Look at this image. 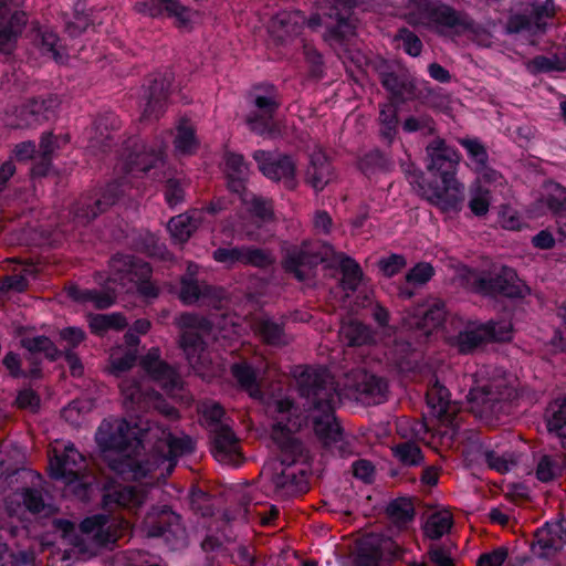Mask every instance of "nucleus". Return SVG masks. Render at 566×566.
Returning <instances> with one entry per match:
<instances>
[{
	"label": "nucleus",
	"mask_w": 566,
	"mask_h": 566,
	"mask_svg": "<svg viewBox=\"0 0 566 566\" xmlns=\"http://www.w3.org/2000/svg\"><path fill=\"white\" fill-rule=\"evenodd\" d=\"M164 146L166 144H132L130 147H126L116 164V169L122 171L123 176L97 190L82 195L73 206L74 218L83 224L92 222L127 195L133 178L143 177L153 169L164 167Z\"/></svg>",
	"instance_id": "obj_1"
},
{
	"label": "nucleus",
	"mask_w": 566,
	"mask_h": 566,
	"mask_svg": "<svg viewBox=\"0 0 566 566\" xmlns=\"http://www.w3.org/2000/svg\"><path fill=\"white\" fill-rule=\"evenodd\" d=\"M324 406L325 410L316 406L306 417H295L289 421L276 420L272 424L271 438L281 451L283 465L291 467L303 458L304 444L294 433L307 428L312 429L323 449L339 458L354 454L355 447L338 422L335 409L327 403Z\"/></svg>",
	"instance_id": "obj_2"
},
{
	"label": "nucleus",
	"mask_w": 566,
	"mask_h": 566,
	"mask_svg": "<svg viewBox=\"0 0 566 566\" xmlns=\"http://www.w3.org/2000/svg\"><path fill=\"white\" fill-rule=\"evenodd\" d=\"M101 451L116 452L118 455L108 461V468L124 480L154 483L156 472L165 461L159 455H137L144 450L142 430L126 419L103 420L95 433Z\"/></svg>",
	"instance_id": "obj_3"
},
{
	"label": "nucleus",
	"mask_w": 566,
	"mask_h": 566,
	"mask_svg": "<svg viewBox=\"0 0 566 566\" xmlns=\"http://www.w3.org/2000/svg\"><path fill=\"white\" fill-rule=\"evenodd\" d=\"M427 170L430 179L421 189L428 201L444 212L459 211L464 199V185L457 179L461 154L450 144H427Z\"/></svg>",
	"instance_id": "obj_4"
},
{
	"label": "nucleus",
	"mask_w": 566,
	"mask_h": 566,
	"mask_svg": "<svg viewBox=\"0 0 566 566\" xmlns=\"http://www.w3.org/2000/svg\"><path fill=\"white\" fill-rule=\"evenodd\" d=\"M297 390L306 400V408L301 411L290 398L276 401L275 410L280 415L277 420L289 421L295 417H306L316 407L325 410V398L329 408L335 409L338 397L334 377L326 368L305 367L296 378Z\"/></svg>",
	"instance_id": "obj_5"
},
{
	"label": "nucleus",
	"mask_w": 566,
	"mask_h": 566,
	"mask_svg": "<svg viewBox=\"0 0 566 566\" xmlns=\"http://www.w3.org/2000/svg\"><path fill=\"white\" fill-rule=\"evenodd\" d=\"M249 112L245 123L250 130L270 139H289L291 129L275 114L281 106L277 90L271 84H259L252 87L248 95Z\"/></svg>",
	"instance_id": "obj_6"
},
{
	"label": "nucleus",
	"mask_w": 566,
	"mask_h": 566,
	"mask_svg": "<svg viewBox=\"0 0 566 566\" xmlns=\"http://www.w3.org/2000/svg\"><path fill=\"white\" fill-rule=\"evenodd\" d=\"M405 17L410 24L424 27L442 35L472 30V22L467 14L440 0H409Z\"/></svg>",
	"instance_id": "obj_7"
},
{
	"label": "nucleus",
	"mask_w": 566,
	"mask_h": 566,
	"mask_svg": "<svg viewBox=\"0 0 566 566\" xmlns=\"http://www.w3.org/2000/svg\"><path fill=\"white\" fill-rule=\"evenodd\" d=\"M20 346L25 350L23 358L28 363V368H22V358L15 352H8L3 359L2 365L8 370V374L13 379H25L32 385L35 381L42 380L43 359L41 355L49 361L56 358L55 343L45 335L24 336L20 339Z\"/></svg>",
	"instance_id": "obj_8"
},
{
	"label": "nucleus",
	"mask_w": 566,
	"mask_h": 566,
	"mask_svg": "<svg viewBox=\"0 0 566 566\" xmlns=\"http://www.w3.org/2000/svg\"><path fill=\"white\" fill-rule=\"evenodd\" d=\"M409 552L391 537L369 534L363 538L356 566H426L408 558Z\"/></svg>",
	"instance_id": "obj_9"
},
{
	"label": "nucleus",
	"mask_w": 566,
	"mask_h": 566,
	"mask_svg": "<svg viewBox=\"0 0 566 566\" xmlns=\"http://www.w3.org/2000/svg\"><path fill=\"white\" fill-rule=\"evenodd\" d=\"M109 270L115 281L125 286L130 282L136 285L137 293L145 298H156L159 287L151 281L153 268L139 258L130 254L116 253L109 260Z\"/></svg>",
	"instance_id": "obj_10"
},
{
	"label": "nucleus",
	"mask_w": 566,
	"mask_h": 566,
	"mask_svg": "<svg viewBox=\"0 0 566 566\" xmlns=\"http://www.w3.org/2000/svg\"><path fill=\"white\" fill-rule=\"evenodd\" d=\"M355 4L356 0H333V6L325 13L329 21L325 22L327 30L324 33V40L339 55L348 52L347 45L356 34V20L352 15Z\"/></svg>",
	"instance_id": "obj_11"
},
{
	"label": "nucleus",
	"mask_w": 566,
	"mask_h": 566,
	"mask_svg": "<svg viewBox=\"0 0 566 566\" xmlns=\"http://www.w3.org/2000/svg\"><path fill=\"white\" fill-rule=\"evenodd\" d=\"M472 291L488 297L523 298L530 289L521 282L514 269L502 266L495 275H478L471 282Z\"/></svg>",
	"instance_id": "obj_12"
},
{
	"label": "nucleus",
	"mask_w": 566,
	"mask_h": 566,
	"mask_svg": "<svg viewBox=\"0 0 566 566\" xmlns=\"http://www.w3.org/2000/svg\"><path fill=\"white\" fill-rule=\"evenodd\" d=\"M554 14L553 0H528L511 14L506 31L509 33L527 32L530 34L543 32Z\"/></svg>",
	"instance_id": "obj_13"
},
{
	"label": "nucleus",
	"mask_w": 566,
	"mask_h": 566,
	"mask_svg": "<svg viewBox=\"0 0 566 566\" xmlns=\"http://www.w3.org/2000/svg\"><path fill=\"white\" fill-rule=\"evenodd\" d=\"M467 402L470 411L488 424L499 421L510 408L509 402L500 397V392L493 389L490 381L480 384L475 380L467 395Z\"/></svg>",
	"instance_id": "obj_14"
},
{
	"label": "nucleus",
	"mask_w": 566,
	"mask_h": 566,
	"mask_svg": "<svg viewBox=\"0 0 566 566\" xmlns=\"http://www.w3.org/2000/svg\"><path fill=\"white\" fill-rule=\"evenodd\" d=\"M212 259L228 269L240 264L266 270L275 263V258L269 250L245 244L217 248L212 252Z\"/></svg>",
	"instance_id": "obj_15"
},
{
	"label": "nucleus",
	"mask_w": 566,
	"mask_h": 566,
	"mask_svg": "<svg viewBox=\"0 0 566 566\" xmlns=\"http://www.w3.org/2000/svg\"><path fill=\"white\" fill-rule=\"evenodd\" d=\"M253 158L264 177L275 182H282L286 190L292 191L297 188L296 164L291 156L256 150Z\"/></svg>",
	"instance_id": "obj_16"
},
{
	"label": "nucleus",
	"mask_w": 566,
	"mask_h": 566,
	"mask_svg": "<svg viewBox=\"0 0 566 566\" xmlns=\"http://www.w3.org/2000/svg\"><path fill=\"white\" fill-rule=\"evenodd\" d=\"M60 101L54 95L32 98L17 106L6 116V124L13 128H30L46 120L57 108Z\"/></svg>",
	"instance_id": "obj_17"
},
{
	"label": "nucleus",
	"mask_w": 566,
	"mask_h": 566,
	"mask_svg": "<svg viewBox=\"0 0 566 566\" xmlns=\"http://www.w3.org/2000/svg\"><path fill=\"white\" fill-rule=\"evenodd\" d=\"M102 507L114 512L118 509H138L145 501L146 492L134 485L123 484L114 478L101 482Z\"/></svg>",
	"instance_id": "obj_18"
},
{
	"label": "nucleus",
	"mask_w": 566,
	"mask_h": 566,
	"mask_svg": "<svg viewBox=\"0 0 566 566\" xmlns=\"http://www.w3.org/2000/svg\"><path fill=\"white\" fill-rule=\"evenodd\" d=\"M447 319L444 301L429 298L415 306L405 317V323L410 329L419 331L426 337L433 331L443 326Z\"/></svg>",
	"instance_id": "obj_19"
},
{
	"label": "nucleus",
	"mask_w": 566,
	"mask_h": 566,
	"mask_svg": "<svg viewBox=\"0 0 566 566\" xmlns=\"http://www.w3.org/2000/svg\"><path fill=\"white\" fill-rule=\"evenodd\" d=\"M181 319L186 328L180 335V347L190 363L199 361L207 348L205 336L210 334L212 324L205 317L191 314L182 315Z\"/></svg>",
	"instance_id": "obj_20"
},
{
	"label": "nucleus",
	"mask_w": 566,
	"mask_h": 566,
	"mask_svg": "<svg viewBox=\"0 0 566 566\" xmlns=\"http://www.w3.org/2000/svg\"><path fill=\"white\" fill-rule=\"evenodd\" d=\"M84 461V455L75 449L74 444L67 443L61 453L55 452L50 459V476L66 484L83 485L82 464Z\"/></svg>",
	"instance_id": "obj_21"
},
{
	"label": "nucleus",
	"mask_w": 566,
	"mask_h": 566,
	"mask_svg": "<svg viewBox=\"0 0 566 566\" xmlns=\"http://www.w3.org/2000/svg\"><path fill=\"white\" fill-rule=\"evenodd\" d=\"M25 13L0 0V52L10 54L17 44L24 25Z\"/></svg>",
	"instance_id": "obj_22"
},
{
	"label": "nucleus",
	"mask_w": 566,
	"mask_h": 566,
	"mask_svg": "<svg viewBox=\"0 0 566 566\" xmlns=\"http://www.w3.org/2000/svg\"><path fill=\"white\" fill-rule=\"evenodd\" d=\"M172 82L174 75L170 72H166L153 81L143 109V119H157L165 113L168 97L172 92Z\"/></svg>",
	"instance_id": "obj_23"
},
{
	"label": "nucleus",
	"mask_w": 566,
	"mask_h": 566,
	"mask_svg": "<svg viewBox=\"0 0 566 566\" xmlns=\"http://www.w3.org/2000/svg\"><path fill=\"white\" fill-rule=\"evenodd\" d=\"M180 515L168 505L154 506L146 517L148 535L151 537H178L184 532Z\"/></svg>",
	"instance_id": "obj_24"
},
{
	"label": "nucleus",
	"mask_w": 566,
	"mask_h": 566,
	"mask_svg": "<svg viewBox=\"0 0 566 566\" xmlns=\"http://www.w3.org/2000/svg\"><path fill=\"white\" fill-rule=\"evenodd\" d=\"M140 366L161 388L174 390L179 387V376L176 369L160 358L158 348H150L142 358Z\"/></svg>",
	"instance_id": "obj_25"
},
{
	"label": "nucleus",
	"mask_w": 566,
	"mask_h": 566,
	"mask_svg": "<svg viewBox=\"0 0 566 566\" xmlns=\"http://www.w3.org/2000/svg\"><path fill=\"white\" fill-rule=\"evenodd\" d=\"M17 144L15 156L19 160L32 159V178L46 177L52 170V155L55 144Z\"/></svg>",
	"instance_id": "obj_26"
},
{
	"label": "nucleus",
	"mask_w": 566,
	"mask_h": 566,
	"mask_svg": "<svg viewBox=\"0 0 566 566\" xmlns=\"http://www.w3.org/2000/svg\"><path fill=\"white\" fill-rule=\"evenodd\" d=\"M136 9L150 17H159L163 12H166L168 17L176 19V25L180 29L190 28L195 17L192 11L181 6L177 0H149L148 2L137 3Z\"/></svg>",
	"instance_id": "obj_27"
},
{
	"label": "nucleus",
	"mask_w": 566,
	"mask_h": 566,
	"mask_svg": "<svg viewBox=\"0 0 566 566\" xmlns=\"http://www.w3.org/2000/svg\"><path fill=\"white\" fill-rule=\"evenodd\" d=\"M304 23L305 17L300 11L280 12L271 19L269 33L275 42L286 44L300 35Z\"/></svg>",
	"instance_id": "obj_28"
},
{
	"label": "nucleus",
	"mask_w": 566,
	"mask_h": 566,
	"mask_svg": "<svg viewBox=\"0 0 566 566\" xmlns=\"http://www.w3.org/2000/svg\"><path fill=\"white\" fill-rule=\"evenodd\" d=\"M535 538L542 557L560 551L566 544V518L546 522L536 531Z\"/></svg>",
	"instance_id": "obj_29"
},
{
	"label": "nucleus",
	"mask_w": 566,
	"mask_h": 566,
	"mask_svg": "<svg viewBox=\"0 0 566 566\" xmlns=\"http://www.w3.org/2000/svg\"><path fill=\"white\" fill-rule=\"evenodd\" d=\"M28 38L42 55L53 59L56 62L63 61V48L60 44L56 33L49 27L32 23Z\"/></svg>",
	"instance_id": "obj_30"
},
{
	"label": "nucleus",
	"mask_w": 566,
	"mask_h": 566,
	"mask_svg": "<svg viewBox=\"0 0 566 566\" xmlns=\"http://www.w3.org/2000/svg\"><path fill=\"white\" fill-rule=\"evenodd\" d=\"M334 171L327 155L322 150L313 151L310 156V164L305 172V181L316 192L324 188L333 179Z\"/></svg>",
	"instance_id": "obj_31"
},
{
	"label": "nucleus",
	"mask_w": 566,
	"mask_h": 566,
	"mask_svg": "<svg viewBox=\"0 0 566 566\" xmlns=\"http://www.w3.org/2000/svg\"><path fill=\"white\" fill-rule=\"evenodd\" d=\"M249 164L244 157L235 153H227L226 155V176L228 189L242 196L247 189L249 179Z\"/></svg>",
	"instance_id": "obj_32"
},
{
	"label": "nucleus",
	"mask_w": 566,
	"mask_h": 566,
	"mask_svg": "<svg viewBox=\"0 0 566 566\" xmlns=\"http://www.w3.org/2000/svg\"><path fill=\"white\" fill-rule=\"evenodd\" d=\"M124 406L132 410H143L149 406V402L158 394L155 390H147L143 387L140 380L136 378H125L119 384Z\"/></svg>",
	"instance_id": "obj_33"
},
{
	"label": "nucleus",
	"mask_w": 566,
	"mask_h": 566,
	"mask_svg": "<svg viewBox=\"0 0 566 566\" xmlns=\"http://www.w3.org/2000/svg\"><path fill=\"white\" fill-rule=\"evenodd\" d=\"M547 431L566 450V397L552 401L545 412Z\"/></svg>",
	"instance_id": "obj_34"
},
{
	"label": "nucleus",
	"mask_w": 566,
	"mask_h": 566,
	"mask_svg": "<svg viewBox=\"0 0 566 566\" xmlns=\"http://www.w3.org/2000/svg\"><path fill=\"white\" fill-rule=\"evenodd\" d=\"M179 297L184 304L192 305L198 302L211 301L217 297V293L212 285L199 282L192 275H186L180 281Z\"/></svg>",
	"instance_id": "obj_35"
},
{
	"label": "nucleus",
	"mask_w": 566,
	"mask_h": 566,
	"mask_svg": "<svg viewBox=\"0 0 566 566\" xmlns=\"http://www.w3.org/2000/svg\"><path fill=\"white\" fill-rule=\"evenodd\" d=\"M238 438L229 426L211 429V452L217 459H227L237 453Z\"/></svg>",
	"instance_id": "obj_36"
},
{
	"label": "nucleus",
	"mask_w": 566,
	"mask_h": 566,
	"mask_svg": "<svg viewBox=\"0 0 566 566\" xmlns=\"http://www.w3.org/2000/svg\"><path fill=\"white\" fill-rule=\"evenodd\" d=\"M272 483L276 496L281 499L294 497L306 491L303 479L298 478L297 474L289 468L282 470L281 473L274 474Z\"/></svg>",
	"instance_id": "obj_37"
},
{
	"label": "nucleus",
	"mask_w": 566,
	"mask_h": 566,
	"mask_svg": "<svg viewBox=\"0 0 566 566\" xmlns=\"http://www.w3.org/2000/svg\"><path fill=\"white\" fill-rule=\"evenodd\" d=\"M200 220L196 211L180 213L169 220L168 230L175 240L184 243L197 231Z\"/></svg>",
	"instance_id": "obj_38"
},
{
	"label": "nucleus",
	"mask_w": 566,
	"mask_h": 566,
	"mask_svg": "<svg viewBox=\"0 0 566 566\" xmlns=\"http://www.w3.org/2000/svg\"><path fill=\"white\" fill-rule=\"evenodd\" d=\"M163 195L170 209L177 208L185 201L187 184L184 178L175 176L171 171L163 172Z\"/></svg>",
	"instance_id": "obj_39"
},
{
	"label": "nucleus",
	"mask_w": 566,
	"mask_h": 566,
	"mask_svg": "<svg viewBox=\"0 0 566 566\" xmlns=\"http://www.w3.org/2000/svg\"><path fill=\"white\" fill-rule=\"evenodd\" d=\"M230 371L241 389L248 391L253 398L261 396L258 374L252 365L247 361L234 363Z\"/></svg>",
	"instance_id": "obj_40"
},
{
	"label": "nucleus",
	"mask_w": 566,
	"mask_h": 566,
	"mask_svg": "<svg viewBox=\"0 0 566 566\" xmlns=\"http://www.w3.org/2000/svg\"><path fill=\"white\" fill-rule=\"evenodd\" d=\"M340 333L350 347L371 345L376 342V333L374 329L357 321H350L343 325Z\"/></svg>",
	"instance_id": "obj_41"
},
{
	"label": "nucleus",
	"mask_w": 566,
	"mask_h": 566,
	"mask_svg": "<svg viewBox=\"0 0 566 566\" xmlns=\"http://www.w3.org/2000/svg\"><path fill=\"white\" fill-rule=\"evenodd\" d=\"M339 270L342 272L340 285L343 290L356 292L364 276L359 263L352 256L342 254Z\"/></svg>",
	"instance_id": "obj_42"
},
{
	"label": "nucleus",
	"mask_w": 566,
	"mask_h": 566,
	"mask_svg": "<svg viewBox=\"0 0 566 566\" xmlns=\"http://www.w3.org/2000/svg\"><path fill=\"white\" fill-rule=\"evenodd\" d=\"M391 167L390 158L379 149H373L358 159V168L367 177L389 171Z\"/></svg>",
	"instance_id": "obj_43"
},
{
	"label": "nucleus",
	"mask_w": 566,
	"mask_h": 566,
	"mask_svg": "<svg viewBox=\"0 0 566 566\" xmlns=\"http://www.w3.org/2000/svg\"><path fill=\"white\" fill-rule=\"evenodd\" d=\"M114 277L115 275L111 270V275L102 290L90 289L86 293V303H92L97 310H106L113 306L117 298V290L114 287V284H119V281H115Z\"/></svg>",
	"instance_id": "obj_44"
},
{
	"label": "nucleus",
	"mask_w": 566,
	"mask_h": 566,
	"mask_svg": "<svg viewBox=\"0 0 566 566\" xmlns=\"http://www.w3.org/2000/svg\"><path fill=\"white\" fill-rule=\"evenodd\" d=\"M256 331L262 340L271 346H283L287 343L284 323L272 318H261L256 323Z\"/></svg>",
	"instance_id": "obj_45"
},
{
	"label": "nucleus",
	"mask_w": 566,
	"mask_h": 566,
	"mask_svg": "<svg viewBox=\"0 0 566 566\" xmlns=\"http://www.w3.org/2000/svg\"><path fill=\"white\" fill-rule=\"evenodd\" d=\"M565 468V459L557 454H544L536 467V478L543 483H548L562 475Z\"/></svg>",
	"instance_id": "obj_46"
},
{
	"label": "nucleus",
	"mask_w": 566,
	"mask_h": 566,
	"mask_svg": "<svg viewBox=\"0 0 566 566\" xmlns=\"http://www.w3.org/2000/svg\"><path fill=\"white\" fill-rule=\"evenodd\" d=\"M485 343H488V339L482 324L475 328L460 332L454 342L459 353L463 355L472 354Z\"/></svg>",
	"instance_id": "obj_47"
},
{
	"label": "nucleus",
	"mask_w": 566,
	"mask_h": 566,
	"mask_svg": "<svg viewBox=\"0 0 566 566\" xmlns=\"http://www.w3.org/2000/svg\"><path fill=\"white\" fill-rule=\"evenodd\" d=\"M128 323L124 314H97L90 322V328L93 334L103 335L104 333L114 329L123 331L127 327Z\"/></svg>",
	"instance_id": "obj_48"
},
{
	"label": "nucleus",
	"mask_w": 566,
	"mask_h": 566,
	"mask_svg": "<svg viewBox=\"0 0 566 566\" xmlns=\"http://www.w3.org/2000/svg\"><path fill=\"white\" fill-rule=\"evenodd\" d=\"M381 83L399 101H407L415 96L413 83L406 78H400L394 73L381 74Z\"/></svg>",
	"instance_id": "obj_49"
},
{
	"label": "nucleus",
	"mask_w": 566,
	"mask_h": 566,
	"mask_svg": "<svg viewBox=\"0 0 566 566\" xmlns=\"http://www.w3.org/2000/svg\"><path fill=\"white\" fill-rule=\"evenodd\" d=\"M526 70L532 74L562 72L566 70V55H538L525 63Z\"/></svg>",
	"instance_id": "obj_50"
},
{
	"label": "nucleus",
	"mask_w": 566,
	"mask_h": 566,
	"mask_svg": "<svg viewBox=\"0 0 566 566\" xmlns=\"http://www.w3.org/2000/svg\"><path fill=\"white\" fill-rule=\"evenodd\" d=\"M167 449L166 460L169 461L170 467H174L178 458L191 454L195 451L196 443L189 436L176 437L169 434L167 438Z\"/></svg>",
	"instance_id": "obj_51"
},
{
	"label": "nucleus",
	"mask_w": 566,
	"mask_h": 566,
	"mask_svg": "<svg viewBox=\"0 0 566 566\" xmlns=\"http://www.w3.org/2000/svg\"><path fill=\"white\" fill-rule=\"evenodd\" d=\"M449 390L436 381L427 391V405L440 418L447 417L449 411Z\"/></svg>",
	"instance_id": "obj_52"
},
{
	"label": "nucleus",
	"mask_w": 566,
	"mask_h": 566,
	"mask_svg": "<svg viewBox=\"0 0 566 566\" xmlns=\"http://www.w3.org/2000/svg\"><path fill=\"white\" fill-rule=\"evenodd\" d=\"M359 388L360 392L369 397L374 403H381L386 400L388 385L380 376L365 375Z\"/></svg>",
	"instance_id": "obj_53"
},
{
	"label": "nucleus",
	"mask_w": 566,
	"mask_h": 566,
	"mask_svg": "<svg viewBox=\"0 0 566 566\" xmlns=\"http://www.w3.org/2000/svg\"><path fill=\"white\" fill-rule=\"evenodd\" d=\"M392 452L403 467H418L423 462L421 448L411 441L397 444Z\"/></svg>",
	"instance_id": "obj_54"
},
{
	"label": "nucleus",
	"mask_w": 566,
	"mask_h": 566,
	"mask_svg": "<svg viewBox=\"0 0 566 566\" xmlns=\"http://www.w3.org/2000/svg\"><path fill=\"white\" fill-rule=\"evenodd\" d=\"M119 128L120 122L115 114H104L94 122L95 136L93 138L96 139V142L111 140L115 138L114 133Z\"/></svg>",
	"instance_id": "obj_55"
},
{
	"label": "nucleus",
	"mask_w": 566,
	"mask_h": 566,
	"mask_svg": "<svg viewBox=\"0 0 566 566\" xmlns=\"http://www.w3.org/2000/svg\"><path fill=\"white\" fill-rule=\"evenodd\" d=\"M453 525L452 516L436 513L429 517L424 525V534L431 539H439L447 534Z\"/></svg>",
	"instance_id": "obj_56"
},
{
	"label": "nucleus",
	"mask_w": 566,
	"mask_h": 566,
	"mask_svg": "<svg viewBox=\"0 0 566 566\" xmlns=\"http://www.w3.org/2000/svg\"><path fill=\"white\" fill-rule=\"evenodd\" d=\"M21 499L24 507L32 514L46 513L51 511V506L45 503L43 492L36 488H23L21 490Z\"/></svg>",
	"instance_id": "obj_57"
},
{
	"label": "nucleus",
	"mask_w": 566,
	"mask_h": 566,
	"mask_svg": "<svg viewBox=\"0 0 566 566\" xmlns=\"http://www.w3.org/2000/svg\"><path fill=\"white\" fill-rule=\"evenodd\" d=\"M387 514L397 522L408 523L413 520L415 507L410 500L398 497L388 504Z\"/></svg>",
	"instance_id": "obj_58"
},
{
	"label": "nucleus",
	"mask_w": 566,
	"mask_h": 566,
	"mask_svg": "<svg viewBox=\"0 0 566 566\" xmlns=\"http://www.w3.org/2000/svg\"><path fill=\"white\" fill-rule=\"evenodd\" d=\"M483 325L484 333L489 342H509L513 336L512 324L509 322L489 321Z\"/></svg>",
	"instance_id": "obj_59"
},
{
	"label": "nucleus",
	"mask_w": 566,
	"mask_h": 566,
	"mask_svg": "<svg viewBox=\"0 0 566 566\" xmlns=\"http://www.w3.org/2000/svg\"><path fill=\"white\" fill-rule=\"evenodd\" d=\"M300 42L303 46V54L310 75L316 78L322 77L324 74V62L321 53L312 44L306 43L304 39H301Z\"/></svg>",
	"instance_id": "obj_60"
},
{
	"label": "nucleus",
	"mask_w": 566,
	"mask_h": 566,
	"mask_svg": "<svg viewBox=\"0 0 566 566\" xmlns=\"http://www.w3.org/2000/svg\"><path fill=\"white\" fill-rule=\"evenodd\" d=\"M108 523V516L105 514H94L92 516L85 517L80 524V531L86 535H94L96 537H102L106 534V526Z\"/></svg>",
	"instance_id": "obj_61"
},
{
	"label": "nucleus",
	"mask_w": 566,
	"mask_h": 566,
	"mask_svg": "<svg viewBox=\"0 0 566 566\" xmlns=\"http://www.w3.org/2000/svg\"><path fill=\"white\" fill-rule=\"evenodd\" d=\"M482 454L488 468L501 474L507 473L515 464L512 459L505 454H499L492 449L484 450Z\"/></svg>",
	"instance_id": "obj_62"
},
{
	"label": "nucleus",
	"mask_w": 566,
	"mask_h": 566,
	"mask_svg": "<svg viewBox=\"0 0 566 566\" xmlns=\"http://www.w3.org/2000/svg\"><path fill=\"white\" fill-rule=\"evenodd\" d=\"M434 275V269L430 263L419 262L413 265L406 274V283L423 285Z\"/></svg>",
	"instance_id": "obj_63"
},
{
	"label": "nucleus",
	"mask_w": 566,
	"mask_h": 566,
	"mask_svg": "<svg viewBox=\"0 0 566 566\" xmlns=\"http://www.w3.org/2000/svg\"><path fill=\"white\" fill-rule=\"evenodd\" d=\"M255 547L240 544L230 555L231 563L235 566H259Z\"/></svg>",
	"instance_id": "obj_64"
}]
</instances>
